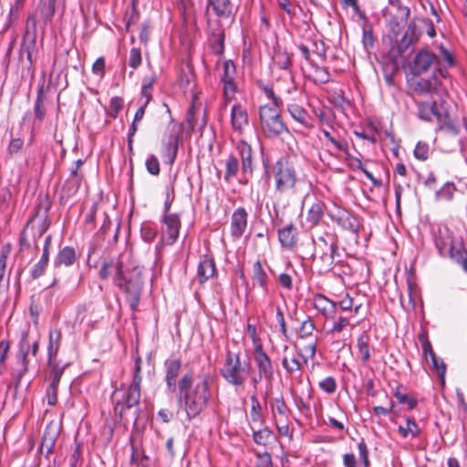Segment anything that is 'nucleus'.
<instances>
[{"instance_id": "obj_49", "label": "nucleus", "mask_w": 467, "mask_h": 467, "mask_svg": "<svg viewBox=\"0 0 467 467\" xmlns=\"http://www.w3.org/2000/svg\"><path fill=\"white\" fill-rule=\"evenodd\" d=\"M57 434L51 433L50 428L47 427L45 431L44 436L42 438L41 447L42 449H46L47 452H50L54 447L56 441Z\"/></svg>"}, {"instance_id": "obj_13", "label": "nucleus", "mask_w": 467, "mask_h": 467, "mask_svg": "<svg viewBox=\"0 0 467 467\" xmlns=\"http://www.w3.org/2000/svg\"><path fill=\"white\" fill-rule=\"evenodd\" d=\"M235 66L231 60L223 63V74L221 80L223 84V107L234 98L236 86L234 84Z\"/></svg>"}, {"instance_id": "obj_10", "label": "nucleus", "mask_w": 467, "mask_h": 467, "mask_svg": "<svg viewBox=\"0 0 467 467\" xmlns=\"http://www.w3.org/2000/svg\"><path fill=\"white\" fill-rule=\"evenodd\" d=\"M328 217L344 230L357 233L359 230V222L356 216L341 206L333 203L327 209Z\"/></svg>"}, {"instance_id": "obj_62", "label": "nucleus", "mask_w": 467, "mask_h": 467, "mask_svg": "<svg viewBox=\"0 0 467 467\" xmlns=\"http://www.w3.org/2000/svg\"><path fill=\"white\" fill-rule=\"evenodd\" d=\"M24 146V140L20 138L12 139L8 144L7 151L10 155L18 153Z\"/></svg>"}, {"instance_id": "obj_12", "label": "nucleus", "mask_w": 467, "mask_h": 467, "mask_svg": "<svg viewBox=\"0 0 467 467\" xmlns=\"http://www.w3.org/2000/svg\"><path fill=\"white\" fill-rule=\"evenodd\" d=\"M36 23L35 19H28L23 36L20 52L26 55L29 66L34 64V54L36 50Z\"/></svg>"}, {"instance_id": "obj_5", "label": "nucleus", "mask_w": 467, "mask_h": 467, "mask_svg": "<svg viewBox=\"0 0 467 467\" xmlns=\"http://www.w3.org/2000/svg\"><path fill=\"white\" fill-rule=\"evenodd\" d=\"M251 371L249 364L242 363L239 354L227 351L223 367L220 368L221 376L234 388L242 387L248 379Z\"/></svg>"}, {"instance_id": "obj_51", "label": "nucleus", "mask_w": 467, "mask_h": 467, "mask_svg": "<svg viewBox=\"0 0 467 467\" xmlns=\"http://www.w3.org/2000/svg\"><path fill=\"white\" fill-rule=\"evenodd\" d=\"M441 58L440 59V63L448 72V68L452 67L455 65L454 57L452 54L443 47H441Z\"/></svg>"}, {"instance_id": "obj_44", "label": "nucleus", "mask_w": 467, "mask_h": 467, "mask_svg": "<svg viewBox=\"0 0 467 467\" xmlns=\"http://www.w3.org/2000/svg\"><path fill=\"white\" fill-rule=\"evenodd\" d=\"M428 363L431 364L432 368L436 370V372L440 378L441 384L443 386L445 384V373H446V366H445L444 362L442 360L439 359L435 354H431L429 357Z\"/></svg>"}, {"instance_id": "obj_56", "label": "nucleus", "mask_w": 467, "mask_h": 467, "mask_svg": "<svg viewBox=\"0 0 467 467\" xmlns=\"http://www.w3.org/2000/svg\"><path fill=\"white\" fill-rule=\"evenodd\" d=\"M282 365L287 373L292 374L301 369V363L296 358H291L285 357L282 360Z\"/></svg>"}, {"instance_id": "obj_29", "label": "nucleus", "mask_w": 467, "mask_h": 467, "mask_svg": "<svg viewBox=\"0 0 467 467\" xmlns=\"http://www.w3.org/2000/svg\"><path fill=\"white\" fill-rule=\"evenodd\" d=\"M250 420L253 426H264L265 418L262 413L261 404L255 395L251 396Z\"/></svg>"}, {"instance_id": "obj_26", "label": "nucleus", "mask_w": 467, "mask_h": 467, "mask_svg": "<svg viewBox=\"0 0 467 467\" xmlns=\"http://www.w3.org/2000/svg\"><path fill=\"white\" fill-rule=\"evenodd\" d=\"M61 339L62 333L59 329L54 328L49 331L47 345V359L49 365L58 353Z\"/></svg>"}, {"instance_id": "obj_7", "label": "nucleus", "mask_w": 467, "mask_h": 467, "mask_svg": "<svg viewBox=\"0 0 467 467\" xmlns=\"http://www.w3.org/2000/svg\"><path fill=\"white\" fill-rule=\"evenodd\" d=\"M410 67L414 76L425 74L432 67H434L433 74L438 73L443 78L449 76L446 68L441 65L440 58L428 48L416 51Z\"/></svg>"}, {"instance_id": "obj_16", "label": "nucleus", "mask_w": 467, "mask_h": 467, "mask_svg": "<svg viewBox=\"0 0 467 467\" xmlns=\"http://www.w3.org/2000/svg\"><path fill=\"white\" fill-rule=\"evenodd\" d=\"M274 64L278 67V68L284 70L283 78L288 81V87L285 89V92L287 94H292L293 92L296 91V88L294 84V78L292 75L291 70L289 69L291 66V59L287 53L277 51L275 53L274 57Z\"/></svg>"}, {"instance_id": "obj_37", "label": "nucleus", "mask_w": 467, "mask_h": 467, "mask_svg": "<svg viewBox=\"0 0 467 467\" xmlns=\"http://www.w3.org/2000/svg\"><path fill=\"white\" fill-rule=\"evenodd\" d=\"M325 139L327 140V145H331L335 150L347 153L348 151V143L343 138H336L332 134L323 129L321 130Z\"/></svg>"}, {"instance_id": "obj_30", "label": "nucleus", "mask_w": 467, "mask_h": 467, "mask_svg": "<svg viewBox=\"0 0 467 467\" xmlns=\"http://www.w3.org/2000/svg\"><path fill=\"white\" fill-rule=\"evenodd\" d=\"M268 275L264 270L262 264L257 260L253 265V281L257 284L265 294H268L267 286Z\"/></svg>"}, {"instance_id": "obj_58", "label": "nucleus", "mask_w": 467, "mask_h": 467, "mask_svg": "<svg viewBox=\"0 0 467 467\" xmlns=\"http://www.w3.org/2000/svg\"><path fill=\"white\" fill-rule=\"evenodd\" d=\"M141 64V53L140 48L133 47L130 51L129 66L133 69L138 68Z\"/></svg>"}, {"instance_id": "obj_8", "label": "nucleus", "mask_w": 467, "mask_h": 467, "mask_svg": "<svg viewBox=\"0 0 467 467\" xmlns=\"http://www.w3.org/2000/svg\"><path fill=\"white\" fill-rule=\"evenodd\" d=\"M315 245L314 265L319 275L327 274L333 268L338 247L335 242L329 243L324 237H318Z\"/></svg>"}, {"instance_id": "obj_1", "label": "nucleus", "mask_w": 467, "mask_h": 467, "mask_svg": "<svg viewBox=\"0 0 467 467\" xmlns=\"http://www.w3.org/2000/svg\"><path fill=\"white\" fill-rule=\"evenodd\" d=\"M165 381L170 391L174 392L178 388V401L185 411L188 420L199 416L211 400L210 376L202 375L196 379L192 371L186 372L177 383V378L182 368V362L177 358L167 359L164 363Z\"/></svg>"}, {"instance_id": "obj_63", "label": "nucleus", "mask_w": 467, "mask_h": 467, "mask_svg": "<svg viewBox=\"0 0 467 467\" xmlns=\"http://www.w3.org/2000/svg\"><path fill=\"white\" fill-rule=\"evenodd\" d=\"M122 107H123V99H121L120 97L111 98L110 102H109V109L112 111L111 115L114 118L117 117L118 113L122 109Z\"/></svg>"}, {"instance_id": "obj_20", "label": "nucleus", "mask_w": 467, "mask_h": 467, "mask_svg": "<svg viewBox=\"0 0 467 467\" xmlns=\"http://www.w3.org/2000/svg\"><path fill=\"white\" fill-rule=\"evenodd\" d=\"M66 0H40L38 11L45 22L51 21L56 12L65 9Z\"/></svg>"}, {"instance_id": "obj_61", "label": "nucleus", "mask_w": 467, "mask_h": 467, "mask_svg": "<svg viewBox=\"0 0 467 467\" xmlns=\"http://www.w3.org/2000/svg\"><path fill=\"white\" fill-rule=\"evenodd\" d=\"M358 455L364 467H369L368 450L364 441L358 444Z\"/></svg>"}, {"instance_id": "obj_45", "label": "nucleus", "mask_w": 467, "mask_h": 467, "mask_svg": "<svg viewBox=\"0 0 467 467\" xmlns=\"http://www.w3.org/2000/svg\"><path fill=\"white\" fill-rule=\"evenodd\" d=\"M398 430L403 438H407L408 436L416 437L420 433L418 425L414 420L410 418L406 420V425H400Z\"/></svg>"}, {"instance_id": "obj_15", "label": "nucleus", "mask_w": 467, "mask_h": 467, "mask_svg": "<svg viewBox=\"0 0 467 467\" xmlns=\"http://www.w3.org/2000/svg\"><path fill=\"white\" fill-rule=\"evenodd\" d=\"M207 9L220 19L232 20L237 11V6L232 0H207Z\"/></svg>"}, {"instance_id": "obj_41", "label": "nucleus", "mask_w": 467, "mask_h": 467, "mask_svg": "<svg viewBox=\"0 0 467 467\" xmlns=\"http://www.w3.org/2000/svg\"><path fill=\"white\" fill-rule=\"evenodd\" d=\"M156 82V77L154 75L147 76L142 80L141 86V99L140 102H144L145 104H149L151 99V90L152 86Z\"/></svg>"}, {"instance_id": "obj_40", "label": "nucleus", "mask_w": 467, "mask_h": 467, "mask_svg": "<svg viewBox=\"0 0 467 467\" xmlns=\"http://www.w3.org/2000/svg\"><path fill=\"white\" fill-rule=\"evenodd\" d=\"M437 85L436 74H433L431 78L418 80L415 84V90L422 94H428L435 91Z\"/></svg>"}, {"instance_id": "obj_64", "label": "nucleus", "mask_w": 467, "mask_h": 467, "mask_svg": "<svg viewBox=\"0 0 467 467\" xmlns=\"http://www.w3.org/2000/svg\"><path fill=\"white\" fill-rule=\"evenodd\" d=\"M316 80L320 83H327L329 81V74L324 67H316Z\"/></svg>"}, {"instance_id": "obj_47", "label": "nucleus", "mask_w": 467, "mask_h": 467, "mask_svg": "<svg viewBox=\"0 0 467 467\" xmlns=\"http://www.w3.org/2000/svg\"><path fill=\"white\" fill-rule=\"evenodd\" d=\"M456 187L452 182H446L443 186L436 192V197L438 199L451 201L453 198Z\"/></svg>"}, {"instance_id": "obj_46", "label": "nucleus", "mask_w": 467, "mask_h": 467, "mask_svg": "<svg viewBox=\"0 0 467 467\" xmlns=\"http://www.w3.org/2000/svg\"><path fill=\"white\" fill-rule=\"evenodd\" d=\"M316 329V326L310 317L302 321L299 330L298 337L302 339H306L313 337V332Z\"/></svg>"}, {"instance_id": "obj_38", "label": "nucleus", "mask_w": 467, "mask_h": 467, "mask_svg": "<svg viewBox=\"0 0 467 467\" xmlns=\"http://www.w3.org/2000/svg\"><path fill=\"white\" fill-rule=\"evenodd\" d=\"M274 418L275 419H285L288 420L290 412L289 408L286 406L283 398H276L271 404Z\"/></svg>"}, {"instance_id": "obj_11", "label": "nucleus", "mask_w": 467, "mask_h": 467, "mask_svg": "<svg viewBox=\"0 0 467 467\" xmlns=\"http://www.w3.org/2000/svg\"><path fill=\"white\" fill-rule=\"evenodd\" d=\"M30 350L31 341L29 340L28 333L23 332L19 341V349L16 354L18 368H15L13 371V376L16 379V384L20 383L21 379L28 370L27 356Z\"/></svg>"}, {"instance_id": "obj_53", "label": "nucleus", "mask_w": 467, "mask_h": 467, "mask_svg": "<svg viewBox=\"0 0 467 467\" xmlns=\"http://www.w3.org/2000/svg\"><path fill=\"white\" fill-rule=\"evenodd\" d=\"M349 317L339 316L338 318L334 322L333 326L329 329L328 333L337 334L340 333L345 327L349 326Z\"/></svg>"}, {"instance_id": "obj_3", "label": "nucleus", "mask_w": 467, "mask_h": 467, "mask_svg": "<svg viewBox=\"0 0 467 467\" xmlns=\"http://www.w3.org/2000/svg\"><path fill=\"white\" fill-rule=\"evenodd\" d=\"M275 191L280 195L295 196L300 193L304 181L298 177L295 166L285 158L273 165Z\"/></svg>"}, {"instance_id": "obj_42", "label": "nucleus", "mask_w": 467, "mask_h": 467, "mask_svg": "<svg viewBox=\"0 0 467 467\" xmlns=\"http://www.w3.org/2000/svg\"><path fill=\"white\" fill-rule=\"evenodd\" d=\"M239 171V161L236 157L230 155L225 160V174L224 180L230 182L232 179L236 177Z\"/></svg>"}, {"instance_id": "obj_9", "label": "nucleus", "mask_w": 467, "mask_h": 467, "mask_svg": "<svg viewBox=\"0 0 467 467\" xmlns=\"http://www.w3.org/2000/svg\"><path fill=\"white\" fill-rule=\"evenodd\" d=\"M111 275L116 285L127 292L130 290V280L124 272L122 263L119 258H111L109 261H105L101 265L99 271L100 278L108 279Z\"/></svg>"}, {"instance_id": "obj_19", "label": "nucleus", "mask_w": 467, "mask_h": 467, "mask_svg": "<svg viewBox=\"0 0 467 467\" xmlns=\"http://www.w3.org/2000/svg\"><path fill=\"white\" fill-rule=\"evenodd\" d=\"M247 212L244 207H238L231 216V235L239 239L247 228Z\"/></svg>"}, {"instance_id": "obj_6", "label": "nucleus", "mask_w": 467, "mask_h": 467, "mask_svg": "<svg viewBox=\"0 0 467 467\" xmlns=\"http://www.w3.org/2000/svg\"><path fill=\"white\" fill-rule=\"evenodd\" d=\"M280 107L261 106L259 108V120L262 132L266 138H276L288 129L280 114Z\"/></svg>"}, {"instance_id": "obj_4", "label": "nucleus", "mask_w": 467, "mask_h": 467, "mask_svg": "<svg viewBox=\"0 0 467 467\" xmlns=\"http://www.w3.org/2000/svg\"><path fill=\"white\" fill-rule=\"evenodd\" d=\"M434 242L441 256H449L467 273V250L461 237H456L446 225H440Z\"/></svg>"}, {"instance_id": "obj_36", "label": "nucleus", "mask_w": 467, "mask_h": 467, "mask_svg": "<svg viewBox=\"0 0 467 467\" xmlns=\"http://www.w3.org/2000/svg\"><path fill=\"white\" fill-rule=\"evenodd\" d=\"M441 114L436 109V102L418 103V117L422 120L430 121L433 116L437 119V115Z\"/></svg>"}, {"instance_id": "obj_59", "label": "nucleus", "mask_w": 467, "mask_h": 467, "mask_svg": "<svg viewBox=\"0 0 467 467\" xmlns=\"http://www.w3.org/2000/svg\"><path fill=\"white\" fill-rule=\"evenodd\" d=\"M414 156L420 161H425L429 156V146L424 142H418L414 149Z\"/></svg>"}, {"instance_id": "obj_39", "label": "nucleus", "mask_w": 467, "mask_h": 467, "mask_svg": "<svg viewBox=\"0 0 467 467\" xmlns=\"http://www.w3.org/2000/svg\"><path fill=\"white\" fill-rule=\"evenodd\" d=\"M45 94H44V88L43 87H39L37 90V96L36 99L35 101V107H34V112H35V119L38 121H42L45 114H46V108H45Z\"/></svg>"}, {"instance_id": "obj_57", "label": "nucleus", "mask_w": 467, "mask_h": 467, "mask_svg": "<svg viewBox=\"0 0 467 467\" xmlns=\"http://www.w3.org/2000/svg\"><path fill=\"white\" fill-rule=\"evenodd\" d=\"M10 252L9 246L3 247L1 254H0V282H5L6 278H5V269H6V263L8 254Z\"/></svg>"}, {"instance_id": "obj_21", "label": "nucleus", "mask_w": 467, "mask_h": 467, "mask_svg": "<svg viewBox=\"0 0 467 467\" xmlns=\"http://www.w3.org/2000/svg\"><path fill=\"white\" fill-rule=\"evenodd\" d=\"M286 109L291 118L302 128L311 129L313 127L311 116L302 106L295 102H290L287 103Z\"/></svg>"}, {"instance_id": "obj_34", "label": "nucleus", "mask_w": 467, "mask_h": 467, "mask_svg": "<svg viewBox=\"0 0 467 467\" xmlns=\"http://www.w3.org/2000/svg\"><path fill=\"white\" fill-rule=\"evenodd\" d=\"M324 203L320 201L314 202L310 206L306 214V222L310 223L311 226L318 224L324 214Z\"/></svg>"}, {"instance_id": "obj_27", "label": "nucleus", "mask_w": 467, "mask_h": 467, "mask_svg": "<svg viewBox=\"0 0 467 467\" xmlns=\"http://www.w3.org/2000/svg\"><path fill=\"white\" fill-rule=\"evenodd\" d=\"M215 274V265L213 259L204 257L199 262L197 268V278L201 284L206 282Z\"/></svg>"}, {"instance_id": "obj_24", "label": "nucleus", "mask_w": 467, "mask_h": 467, "mask_svg": "<svg viewBox=\"0 0 467 467\" xmlns=\"http://www.w3.org/2000/svg\"><path fill=\"white\" fill-rule=\"evenodd\" d=\"M51 244V235H47L45 238L43 254H41V257L38 262L33 266L30 271L31 277L33 279H36L40 277L46 271L47 265L49 260V248Z\"/></svg>"}, {"instance_id": "obj_28", "label": "nucleus", "mask_w": 467, "mask_h": 467, "mask_svg": "<svg viewBox=\"0 0 467 467\" xmlns=\"http://www.w3.org/2000/svg\"><path fill=\"white\" fill-rule=\"evenodd\" d=\"M76 251L71 246H65L62 248L54 260V266L60 265L70 266L76 262Z\"/></svg>"}, {"instance_id": "obj_31", "label": "nucleus", "mask_w": 467, "mask_h": 467, "mask_svg": "<svg viewBox=\"0 0 467 467\" xmlns=\"http://www.w3.org/2000/svg\"><path fill=\"white\" fill-rule=\"evenodd\" d=\"M259 429H255V426L251 425L250 428L253 431L254 441L262 446H266L273 434L272 431L265 425L258 426Z\"/></svg>"}, {"instance_id": "obj_14", "label": "nucleus", "mask_w": 467, "mask_h": 467, "mask_svg": "<svg viewBox=\"0 0 467 467\" xmlns=\"http://www.w3.org/2000/svg\"><path fill=\"white\" fill-rule=\"evenodd\" d=\"M254 361L258 368L259 379L272 381L274 378L273 364L261 344H256L254 347Z\"/></svg>"}, {"instance_id": "obj_55", "label": "nucleus", "mask_w": 467, "mask_h": 467, "mask_svg": "<svg viewBox=\"0 0 467 467\" xmlns=\"http://www.w3.org/2000/svg\"><path fill=\"white\" fill-rule=\"evenodd\" d=\"M140 234H141V238L145 242L150 243L156 237L157 230L155 228H153L151 225H150L148 223H144V224H142V226L140 228Z\"/></svg>"}, {"instance_id": "obj_18", "label": "nucleus", "mask_w": 467, "mask_h": 467, "mask_svg": "<svg viewBox=\"0 0 467 467\" xmlns=\"http://www.w3.org/2000/svg\"><path fill=\"white\" fill-rule=\"evenodd\" d=\"M162 221L166 225V236L162 237V243L168 245L173 244L179 236L180 217L176 213H164Z\"/></svg>"}, {"instance_id": "obj_33", "label": "nucleus", "mask_w": 467, "mask_h": 467, "mask_svg": "<svg viewBox=\"0 0 467 467\" xmlns=\"http://www.w3.org/2000/svg\"><path fill=\"white\" fill-rule=\"evenodd\" d=\"M437 121H438V129L440 130H444L445 132L456 136L460 133V127L452 121L450 117L445 115H437Z\"/></svg>"}, {"instance_id": "obj_35", "label": "nucleus", "mask_w": 467, "mask_h": 467, "mask_svg": "<svg viewBox=\"0 0 467 467\" xmlns=\"http://www.w3.org/2000/svg\"><path fill=\"white\" fill-rule=\"evenodd\" d=\"M278 239L283 247H292L295 244V228L288 224L278 231Z\"/></svg>"}, {"instance_id": "obj_48", "label": "nucleus", "mask_w": 467, "mask_h": 467, "mask_svg": "<svg viewBox=\"0 0 467 467\" xmlns=\"http://www.w3.org/2000/svg\"><path fill=\"white\" fill-rule=\"evenodd\" d=\"M262 91L264 92L265 96L271 100L270 103H266L264 106H275V107H281L283 104L282 99L277 97L274 91V89L268 86H262L261 87Z\"/></svg>"}, {"instance_id": "obj_22", "label": "nucleus", "mask_w": 467, "mask_h": 467, "mask_svg": "<svg viewBox=\"0 0 467 467\" xmlns=\"http://www.w3.org/2000/svg\"><path fill=\"white\" fill-rule=\"evenodd\" d=\"M314 307L327 319L334 318L337 313V304L322 295L314 297Z\"/></svg>"}, {"instance_id": "obj_25", "label": "nucleus", "mask_w": 467, "mask_h": 467, "mask_svg": "<svg viewBox=\"0 0 467 467\" xmlns=\"http://www.w3.org/2000/svg\"><path fill=\"white\" fill-rule=\"evenodd\" d=\"M237 150L242 160V172L244 174H252V150L250 145L241 140L237 144Z\"/></svg>"}, {"instance_id": "obj_54", "label": "nucleus", "mask_w": 467, "mask_h": 467, "mask_svg": "<svg viewBox=\"0 0 467 467\" xmlns=\"http://www.w3.org/2000/svg\"><path fill=\"white\" fill-rule=\"evenodd\" d=\"M275 426L278 431V433L281 436L289 437V438L292 437V431L290 430V427L288 424V420L275 418Z\"/></svg>"}, {"instance_id": "obj_50", "label": "nucleus", "mask_w": 467, "mask_h": 467, "mask_svg": "<svg viewBox=\"0 0 467 467\" xmlns=\"http://www.w3.org/2000/svg\"><path fill=\"white\" fill-rule=\"evenodd\" d=\"M318 387L327 394H332L337 389V382L333 377H327L318 382Z\"/></svg>"}, {"instance_id": "obj_60", "label": "nucleus", "mask_w": 467, "mask_h": 467, "mask_svg": "<svg viewBox=\"0 0 467 467\" xmlns=\"http://www.w3.org/2000/svg\"><path fill=\"white\" fill-rule=\"evenodd\" d=\"M147 171L152 175H158L160 173L159 161L154 155H150L146 161Z\"/></svg>"}, {"instance_id": "obj_2", "label": "nucleus", "mask_w": 467, "mask_h": 467, "mask_svg": "<svg viewBox=\"0 0 467 467\" xmlns=\"http://www.w3.org/2000/svg\"><path fill=\"white\" fill-rule=\"evenodd\" d=\"M141 363V358L137 357L131 383L125 390L116 389L113 393L114 413L119 415L121 420H127V411L133 408H135L132 412L134 422H136L139 418L137 406L140 400V384L142 379L140 375Z\"/></svg>"}, {"instance_id": "obj_43", "label": "nucleus", "mask_w": 467, "mask_h": 467, "mask_svg": "<svg viewBox=\"0 0 467 467\" xmlns=\"http://www.w3.org/2000/svg\"><path fill=\"white\" fill-rule=\"evenodd\" d=\"M337 306H338V307L343 311H350L357 314L358 313L362 304L356 302L353 297H351L348 294H346V296L338 301Z\"/></svg>"}, {"instance_id": "obj_32", "label": "nucleus", "mask_w": 467, "mask_h": 467, "mask_svg": "<svg viewBox=\"0 0 467 467\" xmlns=\"http://www.w3.org/2000/svg\"><path fill=\"white\" fill-rule=\"evenodd\" d=\"M357 348L361 358V362L366 365L370 359L369 337L367 333H362L358 337Z\"/></svg>"}, {"instance_id": "obj_52", "label": "nucleus", "mask_w": 467, "mask_h": 467, "mask_svg": "<svg viewBox=\"0 0 467 467\" xmlns=\"http://www.w3.org/2000/svg\"><path fill=\"white\" fill-rule=\"evenodd\" d=\"M317 338L316 337L312 342L303 348L301 357L305 363H306L308 359L314 358L317 352Z\"/></svg>"}, {"instance_id": "obj_17", "label": "nucleus", "mask_w": 467, "mask_h": 467, "mask_svg": "<svg viewBox=\"0 0 467 467\" xmlns=\"http://www.w3.org/2000/svg\"><path fill=\"white\" fill-rule=\"evenodd\" d=\"M231 126L234 132L242 134L249 125L247 109L240 103H235L231 109Z\"/></svg>"}, {"instance_id": "obj_23", "label": "nucleus", "mask_w": 467, "mask_h": 467, "mask_svg": "<svg viewBox=\"0 0 467 467\" xmlns=\"http://www.w3.org/2000/svg\"><path fill=\"white\" fill-rule=\"evenodd\" d=\"M178 151L177 136L174 133H170L166 136L162 142V158L164 162L172 164L175 161Z\"/></svg>"}]
</instances>
